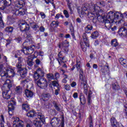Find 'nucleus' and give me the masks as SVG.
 Returning a JSON list of instances; mask_svg holds the SVG:
<instances>
[{
	"mask_svg": "<svg viewBox=\"0 0 127 127\" xmlns=\"http://www.w3.org/2000/svg\"><path fill=\"white\" fill-rule=\"evenodd\" d=\"M4 27V23L2 20V17H0V28H3Z\"/></svg>",
	"mask_w": 127,
	"mask_h": 127,
	"instance_id": "obj_44",
	"label": "nucleus"
},
{
	"mask_svg": "<svg viewBox=\"0 0 127 127\" xmlns=\"http://www.w3.org/2000/svg\"><path fill=\"white\" fill-rule=\"evenodd\" d=\"M120 15L123 18L122 19L124 20V18L127 17V11L125 12L124 13H122V12H120Z\"/></svg>",
	"mask_w": 127,
	"mask_h": 127,
	"instance_id": "obj_42",
	"label": "nucleus"
},
{
	"mask_svg": "<svg viewBox=\"0 0 127 127\" xmlns=\"http://www.w3.org/2000/svg\"><path fill=\"white\" fill-rule=\"evenodd\" d=\"M83 70L82 68H80L79 71V79H81V78H84V76H83Z\"/></svg>",
	"mask_w": 127,
	"mask_h": 127,
	"instance_id": "obj_51",
	"label": "nucleus"
},
{
	"mask_svg": "<svg viewBox=\"0 0 127 127\" xmlns=\"http://www.w3.org/2000/svg\"><path fill=\"white\" fill-rule=\"evenodd\" d=\"M6 44H5V46L6 47H8V46H9V44H10V43H11V39H7L6 40Z\"/></svg>",
	"mask_w": 127,
	"mask_h": 127,
	"instance_id": "obj_48",
	"label": "nucleus"
},
{
	"mask_svg": "<svg viewBox=\"0 0 127 127\" xmlns=\"http://www.w3.org/2000/svg\"><path fill=\"white\" fill-rule=\"evenodd\" d=\"M120 13L121 11H116L114 12L113 11H111L107 14V15H104L102 16H105V19H107V20L112 21V22H114L115 21V19H119Z\"/></svg>",
	"mask_w": 127,
	"mask_h": 127,
	"instance_id": "obj_6",
	"label": "nucleus"
},
{
	"mask_svg": "<svg viewBox=\"0 0 127 127\" xmlns=\"http://www.w3.org/2000/svg\"><path fill=\"white\" fill-rule=\"evenodd\" d=\"M44 76V71L41 70V68H38L34 74V78L36 84L41 89H46L48 84H47V80L42 77Z\"/></svg>",
	"mask_w": 127,
	"mask_h": 127,
	"instance_id": "obj_1",
	"label": "nucleus"
},
{
	"mask_svg": "<svg viewBox=\"0 0 127 127\" xmlns=\"http://www.w3.org/2000/svg\"><path fill=\"white\" fill-rule=\"evenodd\" d=\"M60 119L58 117H53L51 120V125L52 127H58Z\"/></svg>",
	"mask_w": 127,
	"mask_h": 127,
	"instance_id": "obj_14",
	"label": "nucleus"
},
{
	"mask_svg": "<svg viewBox=\"0 0 127 127\" xmlns=\"http://www.w3.org/2000/svg\"><path fill=\"white\" fill-rule=\"evenodd\" d=\"M20 8L19 9H16L15 11L14 14L15 15H18L19 16H21V15H24L25 13H26V10L25 9L21 8V7L24 6V3H20V2L18 3Z\"/></svg>",
	"mask_w": 127,
	"mask_h": 127,
	"instance_id": "obj_11",
	"label": "nucleus"
},
{
	"mask_svg": "<svg viewBox=\"0 0 127 127\" xmlns=\"http://www.w3.org/2000/svg\"><path fill=\"white\" fill-rule=\"evenodd\" d=\"M64 116H62V122L61 123V127H64Z\"/></svg>",
	"mask_w": 127,
	"mask_h": 127,
	"instance_id": "obj_57",
	"label": "nucleus"
},
{
	"mask_svg": "<svg viewBox=\"0 0 127 127\" xmlns=\"http://www.w3.org/2000/svg\"><path fill=\"white\" fill-rule=\"evenodd\" d=\"M18 26L20 28V31L22 32H26V31H28L30 29L29 25L27 24V22H25V21L21 22L18 24Z\"/></svg>",
	"mask_w": 127,
	"mask_h": 127,
	"instance_id": "obj_12",
	"label": "nucleus"
},
{
	"mask_svg": "<svg viewBox=\"0 0 127 127\" xmlns=\"http://www.w3.org/2000/svg\"><path fill=\"white\" fill-rule=\"evenodd\" d=\"M47 78L49 81H51V80H55V77H54V74L52 73H49L47 74Z\"/></svg>",
	"mask_w": 127,
	"mask_h": 127,
	"instance_id": "obj_31",
	"label": "nucleus"
},
{
	"mask_svg": "<svg viewBox=\"0 0 127 127\" xmlns=\"http://www.w3.org/2000/svg\"><path fill=\"white\" fill-rule=\"evenodd\" d=\"M64 89L66 91H69V90H71V86L69 84H66L64 86Z\"/></svg>",
	"mask_w": 127,
	"mask_h": 127,
	"instance_id": "obj_50",
	"label": "nucleus"
},
{
	"mask_svg": "<svg viewBox=\"0 0 127 127\" xmlns=\"http://www.w3.org/2000/svg\"><path fill=\"white\" fill-rule=\"evenodd\" d=\"M17 68V72L19 73L21 78H25L27 75V69L26 68H22V64H21L17 63L16 64Z\"/></svg>",
	"mask_w": 127,
	"mask_h": 127,
	"instance_id": "obj_8",
	"label": "nucleus"
},
{
	"mask_svg": "<svg viewBox=\"0 0 127 127\" xmlns=\"http://www.w3.org/2000/svg\"><path fill=\"white\" fill-rule=\"evenodd\" d=\"M79 100L81 105H85L86 104V98L83 93H80Z\"/></svg>",
	"mask_w": 127,
	"mask_h": 127,
	"instance_id": "obj_27",
	"label": "nucleus"
},
{
	"mask_svg": "<svg viewBox=\"0 0 127 127\" xmlns=\"http://www.w3.org/2000/svg\"><path fill=\"white\" fill-rule=\"evenodd\" d=\"M13 29H14V28H13V27L9 26L6 27L4 29V31H5V32L8 33V34H11L13 32Z\"/></svg>",
	"mask_w": 127,
	"mask_h": 127,
	"instance_id": "obj_25",
	"label": "nucleus"
},
{
	"mask_svg": "<svg viewBox=\"0 0 127 127\" xmlns=\"http://www.w3.org/2000/svg\"><path fill=\"white\" fill-rule=\"evenodd\" d=\"M34 56L30 55L28 57V61H33Z\"/></svg>",
	"mask_w": 127,
	"mask_h": 127,
	"instance_id": "obj_52",
	"label": "nucleus"
},
{
	"mask_svg": "<svg viewBox=\"0 0 127 127\" xmlns=\"http://www.w3.org/2000/svg\"><path fill=\"white\" fill-rule=\"evenodd\" d=\"M111 45L113 47H117L119 45V43H118V40L117 39H115L111 41Z\"/></svg>",
	"mask_w": 127,
	"mask_h": 127,
	"instance_id": "obj_34",
	"label": "nucleus"
},
{
	"mask_svg": "<svg viewBox=\"0 0 127 127\" xmlns=\"http://www.w3.org/2000/svg\"><path fill=\"white\" fill-rule=\"evenodd\" d=\"M22 107V109L24 110V111H26V112H28L29 110H30V107L27 104H23Z\"/></svg>",
	"mask_w": 127,
	"mask_h": 127,
	"instance_id": "obj_32",
	"label": "nucleus"
},
{
	"mask_svg": "<svg viewBox=\"0 0 127 127\" xmlns=\"http://www.w3.org/2000/svg\"><path fill=\"white\" fill-rule=\"evenodd\" d=\"M0 76L1 77V79L5 80L7 77H8V73L6 71H3L1 73Z\"/></svg>",
	"mask_w": 127,
	"mask_h": 127,
	"instance_id": "obj_30",
	"label": "nucleus"
},
{
	"mask_svg": "<svg viewBox=\"0 0 127 127\" xmlns=\"http://www.w3.org/2000/svg\"><path fill=\"white\" fill-rule=\"evenodd\" d=\"M14 21V18L12 16H9L7 17V22H9V23H13Z\"/></svg>",
	"mask_w": 127,
	"mask_h": 127,
	"instance_id": "obj_41",
	"label": "nucleus"
},
{
	"mask_svg": "<svg viewBox=\"0 0 127 127\" xmlns=\"http://www.w3.org/2000/svg\"><path fill=\"white\" fill-rule=\"evenodd\" d=\"M35 63L36 65H39L41 63V61H40V60L37 59L35 61Z\"/></svg>",
	"mask_w": 127,
	"mask_h": 127,
	"instance_id": "obj_60",
	"label": "nucleus"
},
{
	"mask_svg": "<svg viewBox=\"0 0 127 127\" xmlns=\"http://www.w3.org/2000/svg\"><path fill=\"white\" fill-rule=\"evenodd\" d=\"M93 13H88L87 14L88 16H89L90 15V14L91 15L90 16H91L92 17H95V18H96L97 19V16H96V14H99V15H101V13H102V12H103L104 11H103L102 9H101V7L99 6H97V5H95L93 7Z\"/></svg>",
	"mask_w": 127,
	"mask_h": 127,
	"instance_id": "obj_9",
	"label": "nucleus"
},
{
	"mask_svg": "<svg viewBox=\"0 0 127 127\" xmlns=\"http://www.w3.org/2000/svg\"><path fill=\"white\" fill-rule=\"evenodd\" d=\"M80 44L82 51H83V52H86L87 51V47L85 46V43L81 41Z\"/></svg>",
	"mask_w": 127,
	"mask_h": 127,
	"instance_id": "obj_36",
	"label": "nucleus"
},
{
	"mask_svg": "<svg viewBox=\"0 0 127 127\" xmlns=\"http://www.w3.org/2000/svg\"><path fill=\"white\" fill-rule=\"evenodd\" d=\"M27 116L29 118H33V117L37 116V118L33 122V125L35 127H41L45 124V117L41 113H36L34 110H32L27 113Z\"/></svg>",
	"mask_w": 127,
	"mask_h": 127,
	"instance_id": "obj_2",
	"label": "nucleus"
},
{
	"mask_svg": "<svg viewBox=\"0 0 127 127\" xmlns=\"http://www.w3.org/2000/svg\"><path fill=\"white\" fill-rule=\"evenodd\" d=\"M39 29L41 32H44L45 31V28L43 26L39 27Z\"/></svg>",
	"mask_w": 127,
	"mask_h": 127,
	"instance_id": "obj_55",
	"label": "nucleus"
},
{
	"mask_svg": "<svg viewBox=\"0 0 127 127\" xmlns=\"http://www.w3.org/2000/svg\"><path fill=\"white\" fill-rule=\"evenodd\" d=\"M59 25V22L58 21H53L51 24V26L52 28H56Z\"/></svg>",
	"mask_w": 127,
	"mask_h": 127,
	"instance_id": "obj_33",
	"label": "nucleus"
},
{
	"mask_svg": "<svg viewBox=\"0 0 127 127\" xmlns=\"http://www.w3.org/2000/svg\"><path fill=\"white\" fill-rule=\"evenodd\" d=\"M99 4L102 6L104 7L106 6V2H105L104 0L100 1H99Z\"/></svg>",
	"mask_w": 127,
	"mask_h": 127,
	"instance_id": "obj_54",
	"label": "nucleus"
},
{
	"mask_svg": "<svg viewBox=\"0 0 127 127\" xmlns=\"http://www.w3.org/2000/svg\"><path fill=\"white\" fill-rule=\"evenodd\" d=\"M92 29H93V26L91 24H88L85 27V32L86 33H90Z\"/></svg>",
	"mask_w": 127,
	"mask_h": 127,
	"instance_id": "obj_29",
	"label": "nucleus"
},
{
	"mask_svg": "<svg viewBox=\"0 0 127 127\" xmlns=\"http://www.w3.org/2000/svg\"><path fill=\"white\" fill-rule=\"evenodd\" d=\"M112 86L113 90L114 91H119L121 89V87L118 84V82L112 83Z\"/></svg>",
	"mask_w": 127,
	"mask_h": 127,
	"instance_id": "obj_28",
	"label": "nucleus"
},
{
	"mask_svg": "<svg viewBox=\"0 0 127 127\" xmlns=\"http://www.w3.org/2000/svg\"><path fill=\"white\" fill-rule=\"evenodd\" d=\"M69 29L73 39H76L75 37V33H74V27H73L72 24H71V26H70Z\"/></svg>",
	"mask_w": 127,
	"mask_h": 127,
	"instance_id": "obj_35",
	"label": "nucleus"
},
{
	"mask_svg": "<svg viewBox=\"0 0 127 127\" xmlns=\"http://www.w3.org/2000/svg\"><path fill=\"white\" fill-rule=\"evenodd\" d=\"M95 15L96 16H97V20H98L99 22H102V23H104L105 27L108 29V30H110V29L112 28V26H113L114 22H112V21L105 19V16L100 15L99 14H96Z\"/></svg>",
	"mask_w": 127,
	"mask_h": 127,
	"instance_id": "obj_5",
	"label": "nucleus"
},
{
	"mask_svg": "<svg viewBox=\"0 0 127 127\" xmlns=\"http://www.w3.org/2000/svg\"><path fill=\"white\" fill-rule=\"evenodd\" d=\"M9 74V77H13L15 76V72H14V70L12 68H10L8 71Z\"/></svg>",
	"mask_w": 127,
	"mask_h": 127,
	"instance_id": "obj_38",
	"label": "nucleus"
},
{
	"mask_svg": "<svg viewBox=\"0 0 127 127\" xmlns=\"http://www.w3.org/2000/svg\"><path fill=\"white\" fill-rule=\"evenodd\" d=\"M44 54V53H43V52H39V53H38V55H39V56H43Z\"/></svg>",
	"mask_w": 127,
	"mask_h": 127,
	"instance_id": "obj_64",
	"label": "nucleus"
},
{
	"mask_svg": "<svg viewBox=\"0 0 127 127\" xmlns=\"http://www.w3.org/2000/svg\"><path fill=\"white\" fill-rule=\"evenodd\" d=\"M76 67L77 71H79L81 69V62H77L76 64Z\"/></svg>",
	"mask_w": 127,
	"mask_h": 127,
	"instance_id": "obj_45",
	"label": "nucleus"
},
{
	"mask_svg": "<svg viewBox=\"0 0 127 127\" xmlns=\"http://www.w3.org/2000/svg\"><path fill=\"white\" fill-rule=\"evenodd\" d=\"M78 84L80 87H83V93L86 95V96H87V104L89 105H91V103H92L91 98H92V94H93V93H92V91L89 90V86L87 85L86 77L84 76L83 77H81V78H79Z\"/></svg>",
	"mask_w": 127,
	"mask_h": 127,
	"instance_id": "obj_3",
	"label": "nucleus"
},
{
	"mask_svg": "<svg viewBox=\"0 0 127 127\" xmlns=\"http://www.w3.org/2000/svg\"><path fill=\"white\" fill-rule=\"evenodd\" d=\"M89 127H94V125L93 124V119L91 116L89 117Z\"/></svg>",
	"mask_w": 127,
	"mask_h": 127,
	"instance_id": "obj_46",
	"label": "nucleus"
},
{
	"mask_svg": "<svg viewBox=\"0 0 127 127\" xmlns=\"http://www.w3.org/2000/svg\"><path fill=\"white\" fill-rule=\"evenodd\" d=\"M98 36L99 32H98V31H97L93 32L91 35V37L93 39H96V38H97V37H98Z\"/></svg>",
	"mask_w": 127,
	"mask_h": 127,
	"instance_id": "obj_37",
	"label": "nucleus"
},
{
	"mask_svg": "<svg viewBox=\"0 0 127 127\" xmlns=\"http://www.w3.org/2000/svg\"><path fill=\"white\" fill-rule=\"evenodd\" d=\"M33 61H27V63L29 66L30 67H32V66L33 65Z\"/></svg>",
	"mask_w": 127,
	"mask_h": 127,
	"instance_id": "obj_56",
	"label": "nucleus"
},
{
	"mask_svg": "<svg viewBox=\"0 0 127 127\" xmlns=\"http://www.w3.org/2000/svg\"><path fill=\"white\" fill-rule=\"evenodd\" d=\"M16 103L14 98H12L10 100V103L8 105V111L9 116H12L13 114V111H14V106H15Z\"/></svg>",
	"mask_w": 127,
	"mask_h": 127,
	"instance_id": "obj_10",
	"label": "nucleus"
},
{
	"mask_svg": "<svg viewBox=\"0 0 127 127\" xmlns=\"http://www.w3.org/2000/svg\"><path fill=\"white\" fill-rule=\"evenodd\" d=\"M60 78V74H59V72H56L55 73V79L58 80Z\"/></svg>",
	"mask_w": 127,
	"mask_h": 127,
	"instance_id": "obj_49",
	"label": "nucleus"
},
{
	"mask_svg": "<svg viewBox=\"0 0 127 127\" xmlns=\"http://www.w3.org/2000/svg\"><path fill=\"white\" fill-rule=\"evenodd\" d=\"M20 122H19L18 125L13 124V127H23V121L20 120Z\"/></svg>",
	"mask_w": 127,
	"mask_h": 127,
	"instance_id": "obj_39",
	"label": "nucleus"
},
{
	"mask_svg": "<svg viewBox=\"0 0 127 127\" xmlns=\"http://www.w3.org/2000/svg\"><path fill=\"white\" fill-rule=\"evenodd\" d=\"M42 100L43 101H48L51 98V95L49 93H43L41 96Z\"/></svg>",
	"mask_w": 127,
	"mask_h": 127,
	"instance_id": "obj_22",
	"label": "nucleus"
},
{
	"mask_svg": "<svg viewBox=\"0 0 127 127\" xmlns=\"http://www.w3.org/2000/svg\"><path fill=\"white\" fill-rule=\"evenodd\" d=\"M110 121L112 127H124L122 124L118 122V121H117L115 117L111 118Z\"/></svg>",
	"mask_w": 127,
	"mask_h": 127,
	"instance_id": "obj_15",
	"label": "nucleus"
},
{
	"mask_svg": "<svg viewBox=\"0 0 127 127\" xmlns=\"http://www.w3.org/2000/svg\"><path fill=\"white\" fill-rule=\"evenodd\" d=\"M40 15L41 16L42 18H45L46 17V15H45V13L43 12H40Z\"/></svg>",
	"mask_w": 127,
	"mask_h": 127,
	"instance_id": "obj_59",
	"label": "nucleus"
},
{
	"mask_svg": "<svg viewBox=\"0 0 127 127\" xmlns=\"http://www.w3.org/2000/svg\"><path fill=\"white\" fill-rule=\"evenodd\" d=\"M82 37L85 45L86 47H90V42H89V39L88 38V35L86 33H84L82 35Z\"/></svg>",
	"mask_w": 127,
	"mask_h": 127,
	"instance_id": "obj_20",
	"label": "nucleus"
},
{
	"mask_svg": "<svg viewBox=\"0 0 127 127\" xmlns=\"http://www.w3.org/2000/svg\"><path fill=\"white\" fill-rule=\"evenodd\" d=\"M34 45H31L30 47H24V49H26V54L28 55H30L34 52V49L33 48Z\"/></svg>",
	"mask_w": 127,
	"mask_h": 127,
	"instance_id": "obj_18",
	"label": "nucleus"
},
{
	"mask_svg": "<svg viewBox=\"0 0 127 127\" xmlns=\"http://www.w3.org/2000/svg\"><path fill=\"white\" fill-rule=\"evenodd\" d=\"M27 39L25 41V42L28 43V44H32L33 43V41H32V33L31 32H29L26 33Z\"/></svg>",
	"mask_w": 127,
	"mask_h": 127,
	"instance_id": "obj_19",
	"label": "nucleus"
},
{
	"mask_svg": "<svg viewBox=\"0 0 127 127\" xmlns=\"http://www.w3.org/2000/svg\"><path fill=\"white\" fill-rule=\"evenodd\" d=\"M21 40H22V39L20 37H18V38H16V41H17V42L18 43H19L20 42V41H21Z\"/></svg>",
	"mask_w": 127,
	"mask_h": 127,
	"instance_id": "obj_63",
	"label": "nucleus"
},
{
	"mask_svg": "<svg viewBox=\"0 0 127 127\" xmlns=\"http://www.w3.org/2000/svg\"><path fill=\"white\" fill-rule=\"evenodd\" d=\"M68 47H69V42L67 41V40H65L62 43V50L64 52V53L68 52Z\"/></svg>",
	"mask_w": 127,
	"mask_h": 127,
	"instance_id": "obj_16",
	"label": "nucleus"
},
{
	"mask_svg": "<svg viewBox=\"0 0 127 127\" xmlns=\"http://www.w3.org/2000/svg\"><path fill=\"white\" fill-rule=\"evenodd\" d=\"M3 86L4 87L6 86L8 89H5L2 92V97L5 100H8V99H10L11 95V92L9 91V90H10V88L12 87L11 80H10V79L6 80L5 84L3 85Z\"/></svg>",
	"mask_w": 127,
	"mask_h": 127,
	"instance_id": "obj_4",
	"label": "nucleus"
},
{
	"mask_svg": "<svg viewBox=\"0 0 127 127\" xmlns=\"http://www.w3.org/2000/svg\"><path fill=\"white\" fill-rule=\"evenodd\" d=\"M118 23L124 25V27L120 28L118 31L119 35L123 37H127V23L123 19L119 20Z\"/></svg>",
	"mask_w": 127,
	"mask_h": 127,
	"instance_id": "obj_7",
	"label": "nucleus"
},
{
	"mask_svg": "<svg viewBox=\"0 0 127 127\" xmlns=\"http://www.w3.org/2000/svg\"><path fill=\"white\" fill-rule=\"evenodd\" d=\"M11 4V0H0V9L3 10Z\"/></svg>",
	"mask_w": 127,
	"mask_h": 127,
	"instance_id": "obj_13",
	"label": "nucleus"
},
{
	"mask_svg": "<svg viewBox=\"0 0 127 127\" xmlns=\"http://www.w3.org/2000/svg\"><path fill=\"white\" fill-rule=\"evenodd\" d=\"M67 6H68V8H69L70 12V14H72L73 13V10H72V8L71 7V5H70V4H72V3L70 2V0H67Z\"/></svg>",
	"mask_w": 127,
	"mask_h": 127,
	"instance_id": "obj_40",
	"label": "nucleus"
},
{
	"mask_svg": "<svg viewBox=\"0 0 127 127\" xmlns=\"http://www.w3.org/2000/svg\"><path fill=\"white\" fill-rule=\"evenodd\" d=\"M23 62V58L22 57H19L18 59V63L19 64H21Z\"/></svg>",
	"mask_w": 127,
	"mask_h": 127,
	"instance_id": "obj_53",
	"label": "nucleus"
},
{
	"mask_svg": "<svg viewBox=\"0 0 127 127\" xmlns=\"http://www.w3.org/2000/svg\"><path fill=\"white\" fill-rule=\"evenodd\" d=\"M22 90H23L22 87L19 85V86H16L14 88V91L16 95H17L18 96H20V95L22 94Z\"/></svg>",
	"mask_w": 127,
	"mask_h": 127,
	"instance_id": "obj_21",
	"label": "nucleus"
},
{
	"mask_svg": "<svg viewBox=\"0 0 127 127\" xmlns=\"http://www.w3.org/2000/svg\"><path fill=\"white\" fill-rule=\"evenodd\" d=\"M71 87L72 88H74L77 86V83L75 81H73L71 84H70Z\"/></svg>",
	"mask_w": 127,
	"mask_h": 127,
	"instance_id": "obj_58",
	"label": "nucleus"
},
{
	"mask_svg": "<svg viewBox=\"0 0 127 127\" xmlns=\"http://www.w3.org/2000/svg\"><path fill=\"white\" fill-rule=\"evenodd\" d=\"M53 106H54L55 110L58 112H61V108H60V105L55 101L52 102Z\"/></svg>",
	"mask_w": 127,
	"mask_h": 127,
	"instance_id": "obj_24",
	"label": "nucleus"
},
{
	"mask_svg": "<svg viewBox=\"0 0 127 127\" xmlns=\"http://www.w3.org/2000/svg\"><path fill=\"white\" fill-rule=\"evenodd\" d=\"M52 84L54 87H59V82L57 81H52Z\"/></svg>",
	"mask_w": 127,
	"mask_h": 127,
	"instance_id": "obj_47",
	"label": "nucleus"
},
{
	"mask_svg": "<svg viewBox=\"0 0 127 127\" xmlns=\"http://www.w3.org/2000/svg\"><path fill=\"white\" fill-rule=\"evenodd\" d=\"M20 51L21 52H23L25 55H28V54H26V49H24V48H23V49H22Z\"/></svg>",
	"mask_w": 127,
	"mask_h": 127,
	"instance_id": "obj_61",
	"label": "nucleus"
},
{
	"mask_svg": "<svg viewBox=\"0 0 127 127\" xmlns=\"http://www.w3.org/2000/svg\"><path fill=\"white\" fill-rule=\"evenodd\" d=\"M73 97L74 99H77L78 98V93L77 92L74 93L73 94Z\"/></svg>",
	"mask_w": 127,
	"mask_h": 127,
	"instance_id": "obj_62",
	"label": "nucleus"
},
{
	"mask_svg": "<svg viewBox=\"0 0 127 127\" xmlns=\"http://www.w3.org/2000/svg\"><path fill=\"white\" fill-rule=\"evenodd\" d=\"M110 70L108 65H104L103 67H102L100 71L101 73H102V75H106V73L108 71Z\"/></svg>",
	"mask_w": 127,
	"mask_h": 127,
	"instance_id": "obj_26",
	"label": "nucleus"
},
{
	"mask_svg": "<svg viewBox=\"0 0 127 127\" xmlns=\"http://www.w3.org/2000/svg\"><path fill=\"white\" fill-rule=\"evenodd\" d=\"M30 26L33 30L36 31L35 32V34H37V32H39V26L38 24L35 22H33L30 23Z\"/></svg>",
	"mask_w": 127,
	"mask_h": 127,
	"instance_id": "obj_17",
	"label": "nucleus"
},
{
	"mask_svg": "<svg viewBox=\"0 0 127 127\" xmlns=\"http://www.w3.org/2000/svg\"><path fill=\"white\" fill-rule=\"evenodd\" d=\"M63 12L65 17H66V18H69L70 15H69L68 11H67V10H64Z\"/></svg>",
	"mask_w": 127,
	"mask_h": 127,
	"instance_id": "obj_43",
	"label": "nucleus"
},
{
	"mask_svg": "<svg viewBox=\"0 0 127 127\" xmlns=\"http://www.w3.org/2000/svg\"><path fill=\"white\" fill-rule=\"evenodd\" d=\"M25 95L26 97L30 98L33 97L34 93L33 92L30 90L29 89H26L25 90Z\"/></svg>",
	"mask_w": 127,
	"mask_h": 127,
	"instance_id": "obj_23",
	"label": "nucleus"
}]
</instances>
